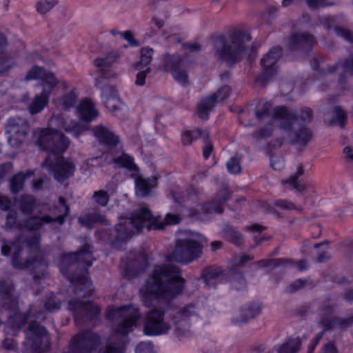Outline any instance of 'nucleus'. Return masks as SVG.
<instances>
[{"label": "nucleus", "mask_w": 353, "mask_h": 353, "mask_svg": "<svg viewBox=\"0 0 353 353\" xmlns=\"http://www.w3.org/2000/svg\"><path fill=\"white\" fill-rule=\"evenodd\" d=\"M184 285L185 280L177 265L165 264L154 268L151 277L140 290L141 297L147 307L164 305V308L152 309L148 312L143 326L145 335L167 334L171 330V324L165 319L167 316L173 323L174 334L177 338L190 336L191 321L201 315L199 304L178 306L170 303L183 292Z\"/></svg>", "instance_id": "nucleus-1"}, {"label": "nucleus", "mask_w": 353, "mask_h": 353, "mask_svg": "<svg viewBox=\"0 0 353 353\" xmlns=\"http://www.w3.org/2000/svg\"><path fill=\"white\" fill-rule=\"evenodd\" d=\"M40 236L30 233L27 236L20 235L12 242L4 240L1 245V253L8 256L13 251L12 263L16 268H28L34 270V280L40 283L41 276L46 274V263L39 249Z\"/></svg>", "instance_id": "nucleus-2"}, {"label": "nucleus", "mask_w": 353, "mask_h": 353, "mask_svg": "<svg viewBox=\"0 0 353 353\" xmlns=\"http://www.w3.org/2000/svg\"><path fill=\"white\" fill-rule=\"evenodd\" d=\"M178 216L167 214L163 220L160 216H153L150 210L145 206H141L136 210L130 217L121 218L119 223L108 233L105 231L102 237L112 245L123 242L131 237L134 230L137 232L142 228H146L148 230L163 229L165 225L176 224L179 223Z\"/></svg>", "instance_id": "nucleus-3"}, {"label": "nucleus", "mask_w": 353, "mask_h": 353, "mask_svg": "<svg viewBox=\"0 0 353 353\" xmlns=\"http://www.w3.org/2000/svg\"><path fill=\"white\" fill-rule=\"evenodd\" d=\"M92 246L85 243L76 252L63 254L61 258L60 271L72 284L74 294L78 297L90 296L88 268L92 264Z\"/></svg>", "instance_id": "nucleus-4"}, {"label": "nucleus", "mask_w": 353, "mask_h": 353, "mask_svg": "<svg viewBox=\"0 0 353 353\" xmlns=\"http://www.w3.org/2000/svg\"><path fill=\"white\" fill-rule=\"evenodd\" d=\"M51 127L39 128L34 132L35 144L41 150L52 152L53 154H63L70 145V140L60 131L78 137L85 128L74 120H67L62 117H53L50 121Z\"/></svg>", "instance_id": "nucleus-5"}, {"label": "nucleus", "mask_w": 353, "mask_h": 353, "mask_svg": "<svg viewBox=\"0 0 353 353\" xmlns=\"http://www.w3.org/2000/svg\"><path fill=\"white\" fill-rule=\"evenodd\" d=\"M271 114L274 125H279L280 130L283 131L285 136L294 143H306L312 137L310 132L303 126L301 121L305 122L311 117V110L305 108L303 114L299 117H294V114L284 107L276 108L271 110V105L265 103L261 110L258 107L256 117L259 120H268Z\"/></svg>", "instance_id": "nucleus-6"}, {"label": "nucleus", "mask_w": 353, "mask_h": 353, "mask_svg": "<svg viewBox=\"0 0 353 353\" xmlns=\"http://www.w3.org/2000/svg\"><path fill=\"white\" fill-rule=\"evenodd\" d=\"M17 212L15 210H8L5 227L7 229L15 228L22 231L49 232L63 225L62 218H53L48 214H43L41 211H38L29 219L17 220Z\"/></svg>", "instance_id": "nucleus-7"}, {"label": "nucleus", "mask_w": 353, "mask_h": 353, "mask_svg": "<svg viewBox=\"0 0 353 353\" xmlns=\"http://www.w3.org/2000/svg\"><path fill=\"white\" fill-rule=\"evenodd\" d=\"M250 39L249 34L242 31L234 32L227 39L219 37L214 41L216 54L228 64H233L247 54L245 43Z\"/></svg>", "instance_id": "nucleus-8"}, {"label": "nucleus", "mask_w": 353, "mask_h": 353, "mask_svg": "<svg viewBox=\"0 0 353 353\" xmlns=\"http://www.w3.org/2000/svg\"><path fill=\"white\" fill-rule=\"evenodd\" d=\"M182 234L184 236L177 240L169 259L188 263L201 256L203 243H206L207 239L202 234L191 230H185Z\"/></svg>", "instance_id": "nucleus-9"}, {"label": "nucleus", "mask_w": 353, "mask_h": 353, "mask_svg": "<svg viewBox=\"0 0 353 353\" xmlns=\"http://www.w3.org/2000/svg\"><path fill=\"white\" fill-rule=\"evenodd\" d=\"M26 80H39V88L41 92L35 95L28 110L31 114L41 112L48 105L50 95L57 84V80L54 74L43 70L37 66L32 67L27 73Z\"/></svg>", "instance_id": "nucleus-10"}, {"label": "nucleus", "mask_w": 353, "mask_h": 353, "mask_svg": "<svg viewBox=\"0 0 353 353\" xmlns=\"http://www.w3.org/2000/svg\"><path fill=\"white\" fill-rule=\"evenodd\" d=\"M109 320L114 321V331L121 335H127L133 331L140 318L138 307L134 305H123L118 307H109L106 313Z\"/></svg>", "instance_id": "nucleus-11"}, {"label": "nucleus", "mask_w": 353, "mask_h": 353, "mask_svg": "<svg viewBox=\"0 0 353 353\" xmlns=\"http://www.w3.org/2000/svg\"><path fill=\"white\" fill-rule=\"evenodd\" d=\"M0 292L3 294V299L6 301L3 302L2 308L5 310H10L14 313L12 318L9 316L8 324L14 329V330H20L23 325L27 322L30 316L32 315L39 319H44L45 315L43 312L37 314L33 313V308L31 307L28 313L19 314L17 310V301L13 294V285L10 281L0 280Z\"/></svg>", "instance_id": "nucleus-12"}, {"label": "nucleus", "mask_w": 353, "mask_h": 353, "mask_svg": "<svg viewBox=\"0 0 353 353\" xmlns=\"http://www.w3.org/2000/svg\"><path fill=\"white\" fill-rule=\"evenodd\" d=\"M112 161L116 168H124L129 171L134 172L132 176L134 178L135 183V192L138 196H147L152 188L157 184V179L155 176L144 178L138 174L139 168L134 163V159L131 156H119L114 158Z\"/></svg>", "instance_id": "nucleus-13"}, {"label": "nucleus", "mask_w": 353, "mask_h": 353, "mask_svg": "<svg viewBox=\"0 0 353 353\" xmlns=\"http://www.w3.org/2000/svg\"><path fill=\"white\" fill-rule=\"evenodd\" d=\"M70 310L77 324H87L92 326L97 324L99 319L101 308L97 304L91 301L70 300L68 301Z\"/></svg>", "instance_id": "nucleus-14"}, {"label": "nucleus", "mask_w": 353, "mask_h": 353, "mask_svg": "<svg viewBox=\"0 0 353 353\" xmlns=\"http://www.w3.org/2000/svg\"><path fill=\"white\" fill-rule=\"evenodd\" d=\"M25 334L23 344L29 353H43V350L48 347L49 341L46 330L37 322H31L25 330Z\"/></svg>", "instance_id": "nucleus-15"}, {"label": "nucleus", "mask_w": 353, "mask_h": 353, "mask_svg": "<svg viewBox=\"0 0 353 353\" xmlns=\"http://www.w3.org/2000/svg\"><path fill=\"white\" fill-rule=\"evenodd\" d=\"M42 167L52 174L54 179L60 183L72 176L76 169L71 160L64 156H48L42 163Z\"/></svg>", "instance_id": "nucleus-16"}, {"label": "nucleus", "mask_w": 353, "mask_h": 353, "mask_svg": "<svg viewBox=\"0 0 353 353\" xmlns=\"http://www.w3.org/2000/svg\"><path fill=\"white\" fill-rule=\"evenodd\" d=\"M29 125L26 119L13 117L8 120L6 125L8 141L12 148L21 146L28 139Z\"/></svg>", "instance_id": "nucleus-17"}, {"label": "nucleus", "mask_w": 353, "mask_h": 353, "mask_svg": "<svg viewBox=\"0 0 353 353\" xmlns=\"http://www.w3.org/2000/svg\"><path fill=\"white\" fill-rule=\"evenodd\" d=\"M99 334L85 331L73 336L68 346V353H91L99 344Z\"/></svg>", "instance_id": "nucleus-18"}, {"label": "nucleus", "mask_w": 353, "mask_h": 353, "mask_svg": "<svg viewBox=\"0 0 353 353\" xmlns=\"http://www.w3.org/2000/svg\"><path fill=\"white\" fill-rule=\"evenodd\" d=\"M230 198V194L227 187H223L209 202L201 208L199 218H210L213 214H221L223 211V205Z\"/></svg>", "instance_id": "nucleus-19"}, {"label": "nucleus", "mask_w": 353, "mask_h": 353, "mask_svg": "<svg viewBox=\"0 0 353 353\" xmlns=\"http://www.w3.org/2000/svg\"><path fill=\"white\" fill-rule=\"evenodd\" d=\"M93 133L96 139L111 152H121V154H125L122 150L123 146L119 137L108 128L103 125L96 126L93 129Z\"/></svg>", "instance_id": "nucleus-20"}, {"label": "nucleus", "mask_w": 353, "mask_h": 353, "mask_svg": "<svg viewBox=\"0 0 353 353\" xmlns=\"http://www.w3.org/2000/svg\"><path fill=\"white\" fill-rule=\"evenodd\" d=\"M117 56L115 54H110L105 57H99L94 61V65L96 68V72L92 74L94 80L95 85L99 86L103 79L114 78L116 75L111 74L110 72L105 71V68L110 66L116 61Z\"/></svg>", "instance_id": "nucleus-21"}, {"label": "nucleus", "mask_w": 353, "mask_h": 353, "mask_svg": "<svg viewBox=\"0 0 353 353\" xmlns=\"http://www.w3.org/2000/svg\"><path fill=\"white\" fill-rule=\"evenodd\" d=\"M230 88L223 86L217 92L202 100L197 107V114L201 119H207L209 112L212 109L216 103L223 101L229 96Z\"/></svg>", "instance_id": "nucleus-22"}, {"label": "nucleus", "mask_w": 353, "mask_h": 353, "mask_svg": "<svg viewBox=\"0 0 353 353\" xmlns=\"http://www.w3.org/2000/svg\"><path fill=\"white\" fill-rule=\"evenodd\" d=\"M183 66V61L178 56L166 55L164 58L165 70L170 71L175 81L185 85L188 83V75Z\"/></svg>", "instance_id": "nucleus-23"}, {"label": "nucleus", "mask_w": 353, "mask_h": 353, "mask_svg": "<svg viewBox=\"0 0 353 353\" xmlns=\"http://www.w3.org/2000/svg\"><path fill=\"white\" fill-rule=\"evenodd\" d=\"M76 115L83 121L91 122L99 116V110L94 101L90 99H82L76 108Z\"/></svg>", "instance_id": "nucleus-24"}, {"label": "nucleus", "mask_w": 353, "mask_h": 353, "mask_svg": "<svg viewBox=\"0 0 353 353\" xmlns=\"http://www.w3.org/2000/svg\"><path fill=\"white\" fill-rule=\"evenodd\" d=\"M304 174V168L302 164H299L296 171L292 174L288 179L283 180L282 183L290 190L303 192L305 188V184L301 178Z\"/></svg>", "instance_id": "nucleus-25"}, {"label": "nucleus", "mask_w": 353, "mask_h": 353, "mask_svg": "<svg viewBox=\"0 0 353 353\" xmlns=\"http://www.w3.org/2000/svg\"><path fill=\"white\" fill-rule=\"evenodd\" d=\"M101 98L104 105L110 111H115L120 105L116 89L110 85L101 88Z\"/></svg>", "instance_id": "nucleus-26"}, {"label": "nucleus", "mask_w": 353, "mask_h": 353, "mask_svg": "<svg viewBox=\"0 0 353 353\" xmlns=\"http://www.w3.org/2000/svg\"><path fill=\"white\" fill-rule=\"evenodd\" d=\"M148 265V257L145 254H141L137 259L130 261L125 268V275L133 277L143 272Z\"/></svg>", "instance_id": "nucleus-27"}, {"label": "nucleus", "mask_w": 353, "mask_h": 353, "mask_svg": "<svg viewBox=\"0 0 353 353\" xmlns=\"http://www.w3.org/2000/svg\"><path fill=\"white\" fill-rule=\"evenodd\" d=\"M223 277V270L221 268L209 267L204 269L202 272V279L205 285L214 289Z\"/></svg>", "instance_id": "nucleus-28"}, {"label": "nucleus", "mask_w": 353, "mask_h": 353, "mask_svg": "<svg viewBox=\"0 0 353 353\" xmlns=\"http://www.w3.org/2000/svg\"><path fill=\"white\" fill-rule=\"evenodd\" d=\"M281 55V48L274 47L261 59V65L266 74H270L274 70V66Z\"/></svg>", "instance_id": "nucleus-29"}, {"label": "nucleus", "mask_w": 353, "mask_h": 353, "mask_svg": "<svg viewBox=\"0 0 353 353\" xmlns=\"http://www.w3.org/2000/svg\"><path fill=\"white\" fill-rule=\"evenodd\" d=\"M261 312V307L259 303H250L241 307L238 321L239 323H245L259 315Z\"/></svg>", "instance_id": "nucleus-30"}, {"label": "nucleus", "mask_w": 353, "mask_h": 353, "mask_svg": "<svg viewBox=\"0 0 353 353\" xmlns=\"http://www.w3.org/2000/svg\"><path fill=\"white\" fill-rule=\"evenodd\" d=\"M124 350L123 340L120 337L112 336L107 343L100 348L99 353H124Z\"/></svg>", "instance_id": "nucleus-31"}, {"label": "nucleus", "mask_w": 353, "mask_h": 353, "mask_svg": "<svg viewBox=\"0 0 353 353\" xmlns=\"http://www.w3.org/2000/svg\"><path fill=\"white\" fill-rule=\"evenodd\" d=\"M335 307V304L330 301H326L322 303L319 310V315L320 316V323L323 327L330 323V320L334 316Z\"/></svg>", "instance_id": "nucleus-32"}, {"label": "nucleus", "mask_w": 353, "mask_h": 353, "mask_svg": "<svg viewBox=\"0 0 353 353\" xmlns=\"http://www.w3.org/2000/svg\"><path fill=\"white\" fill-rule=\"evenodd\" d=\"M81 225L92 228L94 223H105V216L97 211L88 212L81 214L79 218Z\"/></svg>", "instance_id": "nucleus-33"}, {"label": "nucleus", "mask_w": 353, "mask_h": 353, "mask_svg": "<svg viewBox=\"0 0 353 353\" xmlns=\"http://www.w3.org/2000/svg\"><path fill=\"white\" fill-rule=\"evenodd\" d=\"M16 202L19 209L23 214L32 215L36 206V200L32 196L23 195Z\"/></svg>", "instance_id": "nucleus-34"}, {"label": "nucleus", "mask_w": 353, "mask_h": 353, "mask_svg": "<svg viewBox=\"0 0 353 353\" xmlns=\"http://www.w3.org/2000/svg\"><path fill=\"white\" fill-rule=\"evenodd\" d=\"M78 98V91L72 89L70 92L64 94L61 98L58 99L55 103L57 106L64 110H69L74 107Z\"/></svg>", "instance_id": "nucleus-35"}, {"label": "nucleus", "mask_w": 353, "mask_h": 353, "mask_svg": "<svg viewBox=\"0 0 353 353\" xmlns=\"http://www.w3.org/2000/svg\"><path fill=\"white\" fill-rule=\"evenodd\" d=\"M171 193L174 201L178 203H182L189 200L196 199V193L192 188H190L184 191L179 190L177 188L172 189Z\"/></svg>", "instance_id": "nucleus-36"}, {"label": "nucleus", "mask_w": 353, "mask_h": 353, "mask_svg": "<svg viewBox=\"0 0 353 353\" xmlns=\"http://www.w3.org/2000/svg\"><path fill=\"white\" fill-rule=\"evenodd\" d=\"M353 323V317H337L334 316L330 320V323L326 325L324 327V330H332V329H341L345 330L347 329L349 326H350Z\"/></svg>", "instance_id": "nucleus-37"}, {"label": "nucleus", "mask_w": 353, "mask_h": 353, "mask_svg": "<svg viewBox=\"0 0 353 353\" xmlns=\"http://www.w3.org/2000/svg\"><path fill=\"white\" fill-rule=\"evenodd\" d=\"M224 237L236 245H241L243 243L242 234L230 225H227L223 230Z\"/></svg>", "instance_id": "nucleus-38"}, {"label": "nucleus", "mask_w": 353, "mask_h": 353, "mask_svg": "<svg viewBox=\"0 0 353 353\" xmlns=\"http://www.w3.org/2000/svg\"><path fill=\"white\" fill-rule=\"evenodd\" d=\"M199 137L207 139L206 134L199 129L185 130L181 134V141L184 145H190Z\"/></svg>", "instance_id": "nucleus-39"}, {"label": "nucleus", "mask_w": 353, "mask_h": 353, "mask_svg": "<svg viewBox=\"0 0 353 353\" xmlns=\"http://www.w3.org/2000/svg\"><path fill=\"white\" fill-rule=\"evenodd\" d=\"M313 37L312 35L306 33H299L292 35L291 43L293 47L296 46L310 47L313 43Z\"/></svg>", "instance_id": "nucleus-40"}, {"label": "nucleus", "mask_w": 353, "mask_h": 353, "mask_svg": "<svg viewBox=\"0 0 353 353\" xmlns=\"http://www.w3.org/2000/svg\"><path fill=\"white\" fill-rule=\"evenodd\" d=\"M301 347V341L299 338L289 339L277 350L278 353H296Z\"/></svg>", "instance_id": "nucleus-41"}, {"label": "nucleus", "mask_w": 353, "mask_h": 353, "mask_svg": "<svg viewBox=\"0 0 353 353\" xmlns=\"http://www.w3.org/2000/svg\"><path fill=\"white\" fill-rule=\"evenodd\" d=\"M153 54V50L150 48H143L141 51V61L140 62L134 64V68L136 70H139L142 66L145 67L149 65L152 61Z\"/></svg>", "instance_id": "nucleus-42"}, {"label": "nucleus", "mask_w": 353, "mask_h": 353, "mask_svg": "<svg viewBox=\"0 0 353 353\" xmlns=\"http://www.w3.org/2000/svg\"><path fill=\"white\" fill-rule=\"evenodd\" d=\"M61 301L54 294L50 293L46 298L44 307L46 311L53 312L60 309Z\"/></svg>", "instance_id": "nucleus-43"}, {"label": "nucleus", "mask_w": 353, "mask_h": 353, "mask_svg": "<svg viewBox=\"0 0 353 353\" xmlns=\"http://www.w3.org/2000/svg\"><path fill=\"white\" fill-rule=\"evenodd\" d=\"M92 199L97 205L105 207L110 201V195L107 191L100 190L94 192Z\"/></svg>", "instance_id": "nucleus-44"}, {"label": "nucleus", "mask_w": 353, "mask_h": 353, "mask_svg": "<svg viewBox=\"0 0 353 353\" xmlns=\"http://www.w3.org/2000/svg\"><path fill=\"white\" fill-rule=\"evenodd\" d=\"M26 176L22 173L15 174L10 180V190L12 192L17 193L23 187Z\"/></svg>", "instance_id": "nucleus-45"}, {"label": "nucleus", "mask_w": 353, "mask_h": 353, "mask_svg": "<svg viewBox=\"0 0 353 353\" xmlns=\"http://www.w3.org/2000/svg\"><path fill=\"white\" fill-rule=\"evenodd\" d=\"M232 279L230 281L231 286L236 290H241L245 288L246 281L241 272H232Z\"/></svg>", "instance_id": "nucleus-46"}, {"label": "nucleus", "mask_w": 353, "mask_h": 353, "mask_svg": "<svg viewBox=\"0 0 353 353\" xmlns=\"http://www.w3.org/2000/svg\"><path fill=\"white\" fill-rule=\"evenodd\" d=\"M228 171L230 174H238L241 172V168L240 165V159L237 156H234L230 158L226 163Z\"/></svg>", "instance_id": "nucleus-47"}, {"label": "nucleus", "mask_w": 353, "mask_h": 353, "mask_svg": "<svg viewBox=\"0 0 353 353\" xmlns=\"http://www.w3.org/2000/svg\"><path fill=\"white\" fill-rule=\"evenodd\" d=\"M57 3V0H41L37 5V10L41 14L49 12Z\"/></svg>", "instance_id": "nucleus-48"}, {"label": "nucleus", "mask_w": 353, "mask_h": 353, "mask_svg": "<svg viewBox=\"0 0 353 353\" xmlns=\"http://www.w3.org/2000/svg\"><path fill=\"white\" fill-rule=\"evenodd\" d=\"M135 353H154V345L151 341H141L135 348Z\"/></svg>", "instance_id": "nucleus-49"}, {"label": "nucleus", "mask_w": 353, "mask_h": 353, "mask_svg": "<svg viewBox=\"0 0 353 353\" xmlns=\"http://www.w3.org/2000/svg\"><path fill=\"white\" fill-rule=\"evenodd\" d=\"M270 165L275 170H281L285 166L283 156H270Z\"/></svg>", "instance_id": "nucleus-50"}, {"label": "nucleus", "mask_w": 353, "mask_h": 353, "mask_svg": "<svg viewBox=\"0 0 353 353\" xmlns=\"http://www.w3.org/2000/svg\"><path fill=\"white\" fill-rule=\"evenodd\" d=\"M59 203L61 205L62 208L63 209V213L61 214H56L54 212H51L50 214H49L51 217L55 218V217H61L63 219V223L65 221V217L68 214L70 208L68 205L66 204V201L64 198L59 197Z\"/></svg>", "instance_id": "nucleus-51"}, {"label": "nucleus", "mask_w": 353, "mask_h": 353, "mask_svg": "<svg viewBox=\"0 0 353 353\" xmlns=\"http://www.w3.org/2000/svg\"><path fill=\"white\" fill-rule=\"evenodd\" d=\"M335 114L336 116V120L330 121L332 124L337 123L341 126H343L346 120V114L345 112L341 109L340 107H336L334 110Z\"/></svg>", "instance_id": "nucleus-52"}, {"label": "nucleus", "mask_w": 353, "mask_h": 353, "mask_svg": "<svg viewBox=\"0 0 353 353\" xmlns=\"http://www.w3.org/2000/svg\"><path fill=\"white\" fill-rule=\"evenodd\" d=\"M334 70L353 72V57L347 61L345 63H339L336 65L334 67Z\"/></svg>", "instance_id": "nucleus-53"}, {"label": "nucleus", "mask_w": 353, "mask_h": 353, "mask_svg": "<svg viewBox=\"0 0 353 353\" xmlns=\"http://www.w3.org/2000/svg\"><path fill=\"white\" fill-rule=\"evenodd\" d=\"M335 32L338 36L349 42L353 43V32L339 27L335 28Z\"/></svg>", "instance_id": "nucleus-54"}, {"label": "nucleus", "mask_w": 353, "mask_h": 353, "mask_svg": "<svg viewBox=\"0 0 353 353\" xmlns=\"http://www.w3.org/2000/svg\"><path fill=\"white\" fill-rule=\"evenodd\" d=\"M274 205L281 210H293L296 207L293 203L285 199H279L275 201Z\"/></svg>", "instance_id": "nucleus-55"}, {"label": "nucleus", "mask_w": 353, "mask_h": 353, "mask_svg": "<svg viewBox=\"0 0 353 353\" xmlns=\"http://www.w3.org/2000/svg\"><path fill=\"white\" fill-rule=\"evenodd\" d=\"M306 283L305 280L297 279L292 282L286 289V291L289 293H293L296 292L303 288Z\"/></svg>", "instance_id": "nucleus-56"}, {"label": "nucleus", "mask_w": 353, "mask_h": 353, "mask_svg": "<svg viewBox=\"0 0 353 353\" xmlns=\"http://www.w3.org/2000/svg\"><path fill=\"white\" fill-rule=\"evenodd\" d=\"M271 260H278L279 261L273 263H268L266 268H268V270H272L278 266H287L292 264V261L285 259H272Z\"/></svg>", "instance_id": "nucleus-57"}, {"label": "nucleus", "mask_w": 353, "mask_h": 353, "mask_svg": "<svg viewBox=\"0 0 353 353\" xmlns=\"http://www.w3.org/2000/svg\"><path fill=\"white\" fill-rule=\"evenodd\" d=\"M150 72V68H147L145 70L139 72L137 74L135 84L138 86H143L145 84V77Z\"/></svg>", "instance_id": "nucleus-58"}, {"label": "nucleus", "mask_w": 353, "mask_h": 353, "mask_svg": "<svg viewBox=\"0 0 353 353\" xmlns=\"http://www.w3.org/2000/svg\"><path fill=\"white\" fill-rule=\"evenodd\" d=\"M14 64V62L11 60V58L2 57L0 59V73H3L11 68Z\"/></svg>", "instance_id": "nucleus-59"}, {"label": "nucleus", "mask_w": 353, "mask_h": 353, "mask_svg": "<svg viewBox=\"0 0 353 353\" xmlns=\"http://www.w3.org/2000/svg\"><path fill=\"white\" fill-rule=\"evenodd\" d=\"M254 259V257L248 254H243L235 259L234 264L236 266L242 267L246 263Z\"/></svg>", "instance_id": "nucleus-60"}, {"label": "nucleus", "mask_w": 353, "mask_h": 353, "mask_svg": "<svg viewBox=\"0 0 353 353\" xmlns=\"http://www.w3.org/2000/svg\"><path fill=\"white\" fill-rule=\"evenodd\" d=\"M3 346L9 350H15L17 347V343L12 339H6L3 342Z\"/></svg>", "instance_id": "nucleus-61"}, {"label": "nucleus", "mask_w": 353, "mask_h": 353, "mask_svg": "<svg viewBox=\"0 0 353 353\" xmlns=\"http://www.w3.org/2000/svg\"><path fill=\"white\" fill-rule=\"evenodd\" d=\"M308 6L312 8H318L327 5L325 0H306Z\"/></svg>", "instance_id": "nucleus-62"}, {"label": "nucleus", "mask_w": 353, "mask_h": 353, "mask_svg": "<svg viewBox=\"0 0 353 353\" xmlns=\"http://www.w3.org/2000/svg\"><path fill=\"white\" fill-rule=\"evenodd\" d=\"M10 206L11 201L6 196H0V208L3 210H7Z\"/></svg>", "instance_id": "nucleus-63"}, {"label": "nucleus", "mask_w": 353, "mask_h": 353, "mask_svg": "<svg viewBox=\"0 0 353 353\" xmlns=\"http://www.w3.org/2000/svg\"><path fill=\"white\" fill-rule=\"evenodd\" d=\"M320 353H337V350L334 344L327 343L324 346Z\"/></svg>", "instance_id": "nucleus-64"}]
</instances>
